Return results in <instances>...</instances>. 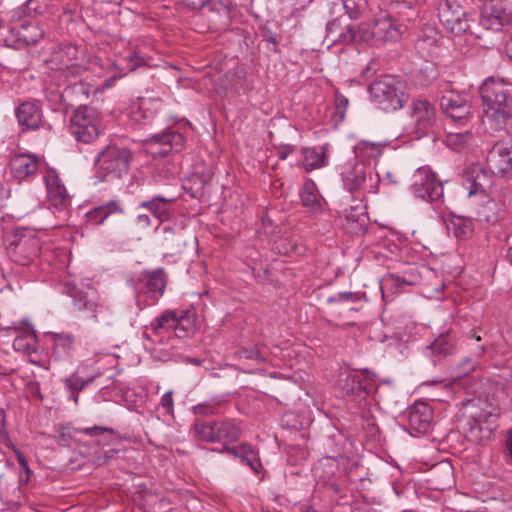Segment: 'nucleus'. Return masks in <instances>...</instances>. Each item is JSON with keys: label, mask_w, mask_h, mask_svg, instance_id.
I'll return each mask as SVG.
<instances>
[{"label": "nucleus", "mask_w": 512, "mask_h": 512, "mask_svg": "<svg viewBox=\"0 0 512 512\" xmlns=\"http://www.w3.org/2000/svg\"><path fill=\"white\" fill-rule=\"evenodd\" d=\"M132 152L117 144H108L100 150L95 159V178L99 182H112L121 179L130 168Z\"/></svg>", "instance_id": "f257e3e1"}, {"label": "nucleus", "mask_w": 512, "mask_h": 512, "mask_svg": "<svg viewBox=\"0 0 512 512\" xmlns=\"http://www.w3.org/2000/svg\"><path fill=\"white\" fill-rule=\"evenodd\" d=\"M371 100L386 112H393L407 102L404 85L395 77L386 75L374 81L369 87Z\"/></svg>", "instance_id": "f03ea898"}, {"label": "nucleus", "mask_w": 512, "mask_h": 512, "mask_svg": "<svg viewBox=\"0 0 512 512\" xmlns=\"http://www.w3.org/2000/svg\"><path fill=\"white\" fill-rule=\"evenodd\" d=\"M65 292L73 299L74 306L79 311H85L96 323H102L111 326L115 322V317L109 307L100 302L97 291L93 288L86 290L76 287H66Z\"/></svg>", "instance_id": "7ed1b4c3"}, {"label": "nucleus", "mask_w": 512, "mask_h": 512, "mask_svg": "<svg viewBox=\"0 0 512 512\" xmlns=\"http://www.w3.org/2000/svg\"><path fill=\"white\" fill-rule=\"evenodd\" d=\"M342 182L350 193H377L379 176L362 162H349L342 167Z\"/></svg>", "instance_id": "20e7f679"}, {"label": "nucleus", "mask_w": 512, "mask_h": 512, "mask_svg": "<svg viewBox=\"0 0 512 512\" xmlns=\"http://www.w3.org/2000/svg\"><path fill=\"white\" fill-rule=\"evenodd\" d=\"M101 119L97 111L91 107H78L70 118V133L78 141L90 144L101 133Z\"/></svg>", "instance_id": "39448f33"}, {"label": "nucleus", "mask_w": 512, "mask_h": 512, "mask_svg": "<svg viewBox=\"0 0 512 512\" xmlns=\"http://www.w3.org/2000/svg\"><path fill=\"white\" fill-rule=\"evenodd\" d=\"M41 247V240L34 230L17 228L8 252L12 261L25 266L39 256Z\"/></svg>", "instance_id": "423d86ee"}, {"label": "nucleus", "mask_w": 512, "mask_h": 512, "mask_svg": "<svg viewBox=\"0 0 512 512\" xmlns=\"http://www.w3.org/2000/svg\"><path fill=\"white\" fill-rule=\"evenodd\" d=\"M193 431L198 439L206 442H234L241 434L239 426L233 420L197 419L193 425Z\"/></svg>", "instance_id": "0eeeda50"}, {"label": "nucleus", "mask_w": 512, "mask_h": 512, "mask_svg": "<svg viewBox=\"0 0 512 512\" xmlns=\"http://www.w3.org/2000/svg\"><path fill=\"white\" fill-rule=\"evenodd\" d=\"M51 63L61 77H77L86 70L84 51L73 44H65L54 53Z\"/></svg>", "instance_id": "6e6552de"}, {"label": "nucleus", "mask_w": 512, "mask_h": 512, "mask_svg": "<svg viewBox=\"0 0 512 512\" xmlns=\"http://www.w3.org/2000/svg\"><path fill=\"white\" fill-rule=\"evenodd\" d=\"M411 189L417 198L431 202L440 199L443 195L441 181L428 166H422L414 172Z\"/></svg>", "instance_id": "1a4fd4ad"}, {"label": "nucleus", "mask_w": 512, "mask_h": 512, "mask_svg": "<svg viewBox=\"0 0 512 512\" xmlns=\"http://www.w3.org/2000/svg\"><path fill=\"white\" fill-rule=\"evenodd\" d=\"M339 388L351 400L361 403L374 388V379L368 372L341 374Z\"/></svg>", "instance_id": "9d476101"}, {"label": "nucleus", "mask_w": 512, "mask_h": 512, "mask_svg": "<svg viewBox=\"0 0 512 512\" xmlns=\"http://www.w3.org/2000/svg\"><path fill=\"white\" fill-rule=\"evenodd\" d=\"M141 282L143 286L136 294V304L140 310H143L147 306L154 305L163 295L166 280L163 271L157 270L144 274Z\"/></svg>", "instance_id": "9b49d317"}, {"label": "nucleus", "mask_w": 512, "mask_h": 512, "mask_svg": "<svg viewBox=\"0 0 512 512\" xmlns=\"http://www.w3.org/2000/svg\"><path fill=\"white\" fill-rule=\"evenodd\" d=\"M440 107L459 126H465L472 115V107L467 97L453 91L441 97Z\"/></svg>", "instance_id": "f8f14e48"}, {"label": "nucleus", "mask_w": 512, "mask_h": 512, "mask_svg": "<svg viewBox=\"0 0 512 512\" xmlns=\"http://www.w3.org/2000/svg\"><path fill=\"white\" fill-rule=\"evenodd\" d=\"M440 21L455 35L474 34L466 18V13L459 5H451L448 1L439 8Z\"/></svg>", "instance_id": "ddd939ff"}, {"label": "nucleus", "mask_w": 512, "mask_h": 512, "mask_svg": "<svg viewBox=\"0 0 512 512\" xmlns=\"http://www.w3.org/2000/svg\"><path fill=\"white\" fill-rule=\"evenodd\" d=\"M486 162L494 175H504L512 169V143L500 141L488 151Z\"/></svg>", "instance_id": "4468645a"}, {"label": "nucleus", "mask_w": 512, "mask_h": 512, "mask_svg": "<svg viewBox=\"0 0 512 512\" xmlns=\"http://www.w3.org/2000/svg\"><path fill=\"white\" fill-rule=\"evenodd\" d=\"M151 149L159 148L154 153L167 155L169 152H179L185 144L184 136L177 130L169 127L161 133L154 134L147 139Z\"/></svg>", "instance_id": "2eb2a0df"}, {"label": "nucleus", "mask_w": 512, "mask_h": 512, "mask_svg": "<svg viewBox=\"0 0 512 512\" xmlns=\"http://www.w3.org/2000/svg\"><path fill=\"white\" fill-rule=\"evenodd\" d=\"M510 95L511 88L503 81L491 79L486 81L481 88V97L485 108L509 106Z\"/></svg>", "instance_id": "dca6fc26"}, {"label": "nucleus", "mask_w": 512, "mask_h": 512, "mask_svg": "<svg viewBox=\"0 0 512 512\" xmlns=\"http://www.w3.org/2000/svg\"><path fill=\"white\" fill-rule=\"evenodd\" d=\"M411 117L416 125L417 132L425 134L436 123L437 113L435 107L429 101L416 99L411 104Z\"/></svg>", "instance_id": "f3484780"}, {"label": "nucleus", "mask_w": 512, "mask_h": 512, "mask_svg": "<svg viewBox=\"0 0 512 512\" xmlns=\"http://www.w3.org/2000/svg\"><path fill=\"white\" fill-rule=\"evenodd\" d=\"M456 345V337L451 331L440 334L430 345L424 349V354L434 364L442 362L453 354Z\"/></svg>", "instance_id": "a211bd4d"}, {"label": "nucleus", "mask_w": 512, "mask_h": 512, "mask_svg": "<svg viewBox=\"0 0 512 512\" xmlns=\"http://www.w3.org/2000/svg\"><path fill=\"white\" fill-rule=\"evenodd\" d=\"M508 21V14L502 6L494 0H490L483 6L479 25L485 30L499 31Z\"/></svg>", "instance_id": "6ab92c4d"}, {"label": "nucleus", "mask_w": 512, "mask_h": 512, "mask_svg": "<svg viewBox=\"0 0 512 512\" xmlns=\"http://www.w3.org/2000/svg\"><path fill=\"white\" fill-rule=\"evenodd\" d=\"M161 106L162 102L158 98H138L130 107V118L136 123L146 124L156 116Z\"/></svg>", "instance_id": "aec40b11"}, {"label": "nucleus", "mask_w": 512, "mask_h": 512, "mask_svg": "<svg viewBox=\"0 0 512 512\" xmlns=\"http://www.w3.org/2000/svg\"><path fill=\"white\" fill-rule=\"evenodd\" d=\"M51 340L53 359L56 361H69L72 359L76 348L75 335L68 332L53 333Z\"/></svg>", "instance_id": "412c9836"}, {"label": "nucleus", "mask_w": 512, "mask_h": 512, "mask_svg": "<svg viewBox=\"0 0 512 512\" xmlns=\"http://www.w3.org/2000/svg\"><path fill=\"white\" fill-rule=\"evenodd\" d=\"M373 27L375 39L381 42L397 41L402 34L401 26L397 25L388 14H383L376 18L373 22Z\"/></svg>", "instance_id": "4be33fe9"}, {"label": "nucleus", "mask_w": 512, "mask_h": 512, "mask_svg": "<svg viewBox=\"0 0 512 512\" xmlns=\"http://www.w3.org/2000/svg\"><path fill=\"white\" fill-rule=\"evenodd\" d=\"M145 64L146 58L140 51L129 49L112 63V67L115 70L114 76H125Z\"/></svg>", "instance_id": "5701e85b"}, {"label": "nucleus", "mask_w": 512, "mask_h": 512, "mask_svg": "<svg viewBox=\"0 0 512 512\" xmlns=\"http://www.w3.org/2000/svg\"><path fill=\"white\" fill-rule=\"evenodd\" d=\"M432 418V410L424 402H416L409 410V425L417 432L425 433L430 427Z\"/></svg>", "instance_id": "b1692460"}, {"label": "nucleus", "mask_w": 512, "mask_h": 512, "mask_svg": "<svg viewBox=\"0 0 512 512\" xmlns=\"http://www.w3.org/2000/svg\"><path fill=\"white\" fill-rule=\"evenodd\" d=\"M484 123L492 131H502L507 129L512 122V113L509 106L493 107L484 109Z\"/></svg>", "instance_id": "393cba45"}, {"label": "nucleus", "mask_w": 512, "mask_h": 512, "mask_svg": "<svg viewBox=\"0 0 512 512\" xmlns=\"http://www.w3.org/2000/svg\"><path fill=\"white\" fill-rule=\"evenodd\" d=\"M9 166L13 176L22 180L37 171L39 160L35 155L18 154L10 160Z\"/></svg>", "instance_id": "a878e982"}, {"label": "nucleus", "mask_w": 512, "mask_h": 512, "mask_svg": "<svg viewBox=\"0 0 512 512\" xmlns=\"http://www.w3.org/2000/svg\"><path fill=\"white\" fill-rule=\"evenodd\" d=\"M19 124L25 129L36 130L40 127L42 114L35 102H24L16 110Z\"/></svg>", "instance_id": "bb28decb"}, {"label": "nucleus", "mask_w": 512, "mask_h": 512, "mask_svg": "<svg viewBox=\"0 0 512 512\" xmlns=\"http://www.w3.org/2000/svg\"><path fill=\"white\" fill-rule=\"evenodd\" d=\"M173 202L171 198L155 196L151 200L141 202L138 209H147L160 224L170 218Z\"/></svg>", "instance_id": "cd10ccee"}, {"label": "nucleus", "mask_w": 512, "mask_h": 512, "mask_svg": "<svg viewBox=\"0 0 512 512\" xmlns=\"http://www.w3.org/2000/svg\"><path fill=\"white\" fill-rule=\"evenodd\" d=\"M124 209L120 201L110 200L105 204L99 205L86 213V221L90 225H100L109 216L123 214Z\"/></svg>", "instance_id": "c85d7f7f"}, {"label": "nucleus", "mask_w": 512, "mask_h": 512, "mask_svg": "<svg viewBox=\"0 0 512 512\" xmlns=\"http://www.w3.org/2000/svg\"><path fill=\"white\" fill-rule=\"evenodd\" d=\"M20 495V486L15 478L0 473V501L3 503H13L20 499Z\"/></svg>", "instance_id": "c756f323"}, {"label": "nucleus", "mask_w": 512, "mask_h": 512, "mask_svg": "<svg viewBox=\"0 0 512 512\" xmlns=\"http://www.w3.org/2000/svg\"><path fill=\"white\" fill-rule=\"evenodd\" d=\"M301 203L311 212H318L322 209V204L314 182H306L300 191Z\"/></svg>", "instance_id": "7c9ffc66"}, {"label": "nucleus", "mask_w": 512, "mask_h": 512, "mask_svg": "<svg viewBox=\"0 0 512 512\" xmlns=\"http://www.w3.org/2000/svg\"><path fill=\"white\" fill-rule=\"evenodd\" d=\"M18 41L25 45L36 44L43 36L44 31L37 23H23L17 28Z\"/></svg>", "instance_id": "2f4dec72"}, {"label": "nucleus", "mask_w": 512, "mask_h": 512, "mask_svg": "<svg viewBox=\"0 0 512 512\" xmlns=\"http://www.w3.org/2000/svg\"><path fill=\"white\" fill-rule=\"evenodd\" d=\"M75 431L90 437H103L97 441V444L101 445H109L110 443H114L115 440L119 438L114 429L97 425L92 427L77 428Z\"/></svg>", "instance_id": "473e14b6"}, {"label": "nucleus", "mask_w": 512, "mask_h": 512, "mask_svg": "<svg viewBox=\"0 0 512 512\" xmlns=\"http://www.w3.org/2000/svg\"><path fill=\"white\" fill-rule=\"evenodd\" d=\"M303 160L301 166L306 172L324 167L327 162L326 153L317 151L314 148H305L302 150Z\"/></svg>", "instance_id": "72a5a7b5"}, {"label": "nucleus", "mask_w": 512, "mask_h": 512, "mask_svg": "<svg viewBox=\"0 0 512 512\" xmlns=\"http://www.w3.org/2000/svg\"><path fill=\"white\" fill-rule=\"evenodd\" d=\"M37 337L33 330L27 329L19 331L18 335L13 341V348L16 351L30 354L36 351Z\"/></svg>", "instance_id": "f704fd0d"}, {"label": "nucleus", "mask_w": 512, "mask_h": 512, "mask_svg": "<svg viewBox=\"0 0 512 512\" xmlns=\"http://www.w3.org/2000/svg\"><path fill=\"white\" fill-rule=\"evenodd\" d=\"M385 146L386 143L383 142L361 140L355 145L354 152L358 158L372 159L379 157Z\"/></svg>", "instance_id": "c9c22d12"}, {"label": "nucleus", "mask_w": 512, "mask_h": 512, "mask_svg": "<svg viewBox=\"0 0 512 512\" xmlns=\"http://www.w3.org/2000/svg\"><path fill=\"white\" fill-rule=\"evenodd\" d=\"M177 311L167 309L150 323V329L155 335L172 329L177 322Z\"/></svg>", "instance_id": "e433bc0d"}, {"label": "nucleus", "mask_w": 512, "mask_h": 512, "mask_svg": "<svg viewBox=\"0 0 512 512\" xmlns=\"http://www.w3.org/2000/svg\"><path fill=\"white\" fill-rule=\"evenodd\" d=\"M448 230L452 231L454 236L458 239H467L472 235L473 223L470 219L456 216L453 217L447 226Z\"/></svg>", "instance_id": "4c0bfd02"}, {"label": "nucleus", "mask_w": 512, "mask_h": 512, "mask_svg": "<svg viewBox=\"0 0 512 512\" xmlns=\"http://www.w3.org/2000/svg\"><path fill=\"white\" fill-rule=\"evenodd\" d=\"M234 358L240 362L253 361L256 363L267 361V355L258 345L240 347L234 352Z\"/></svg>", "instance_id": "58836bf2"}, {"label": "nucleus", "mask_w": 512, "mask_h": 512, "mask_svg": "<svg viewBox=\"0 0 512 512\" xmlns=\"http://www.w3.org/2000/svg\"><path fill=\"white\" fill-rule=\"evenodd\" d=\"M163 233V243L166 249L179 253L187 245L182 231L177 233L172 228L164 227Z\"/></svg>", "instance_id": "ea45409f"}, {"label": "nucleus", "mask_w": 512, "mask_h": 512, "mask_svg": "<svg viewBox=\"0 0 512 512\" xmlns=\"http://www.w3.org/2000/svg\"><path fill=\"white\" fill-rule=\"evenodd\" d=\"M47 188L50 198L55 202V205H65L68 201V193L65 186L60 183L57 177H54L47 182Z\"/></svg>", "instance_id": "a19ab883"}, {"label": "nucleus", "mask_w": 512, "mask_h": 512, "mask_svg": "<svg viewBox=\"0 0 512 512\" xmlns=\"http://www.w3.org/2000/svg\"><path fill=\"white\" fill-rule=\"evenodd\" d=\"M482 404L479 411L471 412L470 417L474 420L475 424L480 425L483 423H494L498 414L495 412L493 406L486 401H478Z\"/></svg>", "instance_id": "79ce46f5"}, {"label": "nucleus", "mask_w": 512, "mask_h": 512, "mask_svg": "<svg viewBox=\"0 0 512 512\" xmlns=\"http://www.w3.org/2000/svg\"><path fill=\"white\" fill-rule=\"evenodd\" d=\"M245 448L239 457V459L248 465L250 469L255 473L259 474L263 470V465L259 457L258 451H256L250 444L245 443Z\"/></svg>", "instance_id": "37998d69"}, {"label": "nucleus", "mask_w": 512, "mask_h": 512, "mask_svg": "<svg viewBox=\"0 0 512 512\" xmlns=\"http://www.w3.org/2000/svg\"><path fill=\"white\" fill-rule=\"evenodd\" d=\"M413 282L406 280L404 277L397 274H388L383 279L381 285V292L383 299H386L388 296L389 290H394V292H398V290L405 285H412Z\"/></svg>", "instance_id": "c03bdc74"}, {"label": "nucleus", "mask_w": 512, "mask_h": 512, "mask_svg": "<svg viewBox=\"0 0 512 512\" xmlns=\"http://www.w3.org/2000/svg\"><path fill=\"white\" fill-rule=\"evenodd\" d=\"M491 184V177L485 171L480 170L472 179V185L469 190V196L478 193H483L487 195L490 192Z\"/></svg>", "instance_id": "a18cd8bd"}, {"label": "nucleus", "mask_w": 512, "mask_h": 512, "mask_svg": "<svg viewBox=\"0 0 512 512\" xmlns=\"http://www.w3.org/2000/svg\"><path fill=\"white\" fill-rule=\"evenodd\" d=\"M193 326V319L188 311H180L177 313V322L173 325L172 329L176 337L183 338L186 337L189 330Z\"/></svg>", "instance_id": "49530a36"}, {"label": "nucleus", "mask_w": 512, "mask_h": 512, "mask_svg": "<svg viewBox=\"0 0 512 512\" xmlns=\"http://www.w3.org/2000/svg\"><path fill=\"white\" fill-rule=\"evenodd\" d=\"M106 349L95 341H86L81 350V356L85 361H97L102 355H106Z\"/></svg>", "instance_id": "de8ad7c7"}, {"label": "nucleus", "mask_w": 512, "mask_h": 512, "mask_svg": "<svg viewBox=\"0 0 512 512\" xmlns=\"http://www.w3.org/2000/svg\"><path fill=\"white\" fill-rule=\"evenodd\" d=\"M64 93L79 102L86 101L90 95V86L82 81L74 82L64 89Z\"/></svg>", "instance_id": "09e8293b"}, {"label": "nucleus", "mask_w": 512, "mask_h": 512, "mask_svg": "<svg viewBox=\"0 0 512 512\" xmlns=\"http://www.w3.org/2000/svg\"><path fill=\"white\" fill-rule=\"evenodd\" d=\"M343 7L351 19H356L366 8V0H342Z\"/></svg>", "instance_id": "8fccbe9b"}, {"label": "nucleus", "mask_w": 512, "mask_h": 512, "mask_svg": "<svg viewBox=\"0 0 512 512\" xmlns=\"http://www.w3.org/2000/svg\"><path fill=\"white\" fill-rule=\"evenodd\" d=\"M276 249L280 254H289L298 252V245L294 238L286 237L276 242Z\"/></svg>", "instance_id": "3c124183"}, {"label": "nucleus", "mask_w": 512, "mask_h": 512, "mask_svg": "<svg viewBox=\"0 0 512 512\" xmlns=\"http://www.w3.org/2000/svg\"><path fill=\"white\" fill-rule=\"evenodd\" d=\"M344 217L347 221L360 222L365 218V207L362 205L351 206L344 211Z\"/></svg>", "instance_id": "603ef678"}, {"label": "nucleus", "mask_w": 512, "mask_h": 512, "mask_svg": "<svg viewBox=\"0 0 512 512\" xmlns=\"http://www.w3.org/2000/svg\"><path fill=\"white\" fill-rule=\"evenodd\" d=\"M356 30V38L362 42H369L372 38L375 39L374 27L368 23H361Z\"/></svg>", "instance_id": "864d4df0"}, {"label": "nucleus", "mask_w": 512, "mask_h": 512, "mask_svg": "<svg viewBox=\"0 0 512 512\" xmlns=\"http://www.w3.org/2000/svg\"><path fill=\"white\" fill-rule=\"evenodd\" d=\"M356 30L353 26H347L346 30L343 32H340L339 35L335 38H331L330 41L332 43H342V44H349L356 40Z\"/></svg>", "instance_id": "5fc2aeb1"}, {"label": "nucleus", "mask_w": 512, "mask_h": 512, "mask_svg": "<svg viewBox=\"0 0 512 512\" xmlns=\"http://www.w3.org/2000/svg\"><path fill=\"white\" fill-rule=\"evenodd\" d=\"M219 405L213 403H202L194 407L197 416H207L219 413Z\"/></svg>", "instance_id": "6e6d98bb"}, {"label": "nucleus", "mask_w": 512, "mask_h": 512, "mask_svg": "<svg viewBox=\"0 0 512 512\" xmlns=\"http://www.w3.org/2000/svg\"><path fill=\"white\" fill-rule=\"evenodd\" d=\"M334 104H335L336 113L339 115V117L341 119H343L345 116L346 110L348 108V105H349L348 99L341 93L336 92Z\"/></svg>", "instance_id": "4d7b16f0"}, {"label": "nucleus", "mask_w": 512, "mask_h": 512, "mask_svg": "<svg viewBox=\"0 0 512 512\" xmlns=\"http://www.w3.org/2000/svg\"><path fill=\"white\" fill-rule=\"evenodd\" d=\"M160 406L165 410L166 414L173 416L174 414V401L173 391L169 390L162 395L160 399Z\"/></svg>", "instance_id": "13d9d810"}, {"label": "nucleus", "mask_w": 512, "mask_h": 512, "mask_svg": "<svg viewBox=\"0 0 512 512\" xmlns=\"http://www.w3.org/2000/svg\"><path fill=\"white\" fill-rule=\"evenodd\" d=\"M92 380L93 377L84 380L78 376H72L70 379L67 380V384L73 392L77 393L84 389V387L87 386Z\"/></svg>", "instance_id": "bf43d9fd"}, {"label": "nucleus", "mask_w": 512, "mask_h": 512, "mask_svg": "<svg viewBox=\"0 0 512 512\" xmlns=\"http://www.w3.org/2000/svg\"><path fill=\"white\" fill-rule=\"evenodd\" d=\"M360 299V295L358 293L345 291L339 292L335 297L330 298L331 301H343V302H355Z\"/></svg>", "instance_id": "052dcab7"}, {"label": "nucleus", "mask_w": 512, "mask_h": 512, "mask_svg": "<svg viewBox=\"0 0 512 512\" xmlns=\"http://www.w3.org/2000/svg\"><path fill=\"white\" fill-rule=\"evenodd\" d=\"M118 453V450L115 448H111L103 451L102 458H93L92 462L96 466H103L109 462L111 458H113Z\"/></svg>", "instance_id": "680f3d73"}, {"label": "nucleus", "mask_w": 512, "mask_h": 512, "mask_svg": "<svg viewBox=\"0 0 512 512\" xmlns=\"http://www.w3.org/2000/svg\"><path fill=\"white\" fill-rule=\"evenodd\" d=\"M179 4L191 9L198 10L203 8L209 0H176Z\"/></svg>", "instance_id": "e2e57ef3"}, {"label": "nucleus", "mask_w": 512, "mask_h": 512, "mask_svg": "<svg viewBox=\"0 0 512 512\" xmlns=\"http://www.w3.org/2000/svg\"><path fill=\"white\" fill-rule=\"evenodd\" d=\"M14 450H15V453L17 455V460H18L20 466L24 469L27 477H29L32 472H31V470H30V468L28 466V462L25 459V456L18 449L14 448Z\"/></svg>", "instance_id": "0e129e2a"}, {"label": "nucleus", "mask_w": 512, "mask_h": 512, "mask_svg": "<svg viewBox=\"0 0 512 512\" xmlns=\"http://www.w3.org/2000/svg\"><path fill=\"white\" fill-rule=\"evenodd\" d=\"M327 29V38H332V34L337 33L340 30V23L337 19H333L329 21L326 25Z\"/></svg>", "instance_id": "69168bd1"}, {"label": "nucleus", "mask_w": 512, "mask_h": 512, "mask_svg": "<svg viewBox=\"0 0 512 512\" xmlns=\"http://www.w3.org/2000/svg\"><path fill=\"white\" fill-rule=\"evenodd\" d=\"M137 223L141 225L142 227H148L151 225V219L146 214H138L137 216Z\"/></svg>", "instance_id": "338daca9"}, {"label": "nucleus", "mask_w": 512, "mask_h": 512, "mask_svg": "<svg viewBox=\"0 0 512 512\" xmlns=\"http://www.w3.org/2000/svg\"><path fill=\"white\" fill-rule=\"evenodd\" d=\"M506 447L509 455L512 457V428L507 432Z\"/></svg>", "instance_id": "774afa93"}]
</instances>
